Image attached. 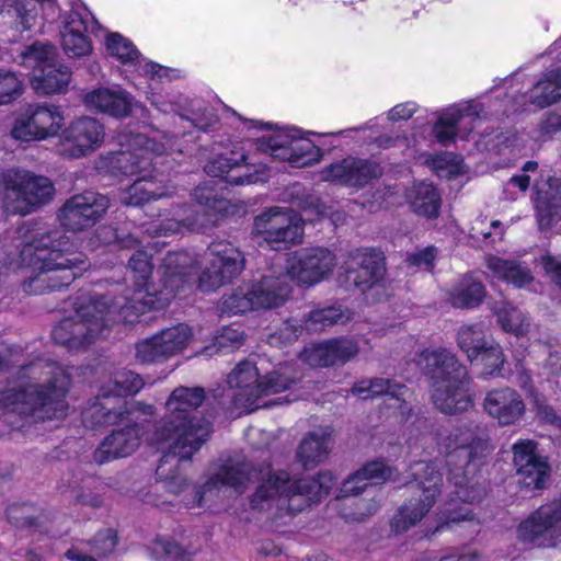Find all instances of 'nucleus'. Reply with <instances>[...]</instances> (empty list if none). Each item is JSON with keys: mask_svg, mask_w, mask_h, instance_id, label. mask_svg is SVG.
I'll return each mask as SVG.
<instances>
[{"mask_svg": "<svg viewBox=\"0 0 561 561\" xmlns=\"http://www.w3.org/2000/svg\"><path fill=\"white\" fill-rule=\"evenodd\" d=\"M204 399L205 390L202 387L175 388L165 402L167 412L151 437V444L167 449L156 473L173 494H179L187 485L181 462L191 460L211 433L210 423L196 413Z\"/></svg>", "mask_w": 561, "mask_h": 561, "instance_id": "f257e3e1", "label": "nucleus"}, {"mask_svg": "<svg viewBox=\"0 0 561 561\" xmlns=\"http://www.w3.org/2000/svg\"><path fill=\"white\" fill-rule=\"evenodd\" d=\"M16 243L3 255V264H18L31 270L23 283L28 294H45L68 287L87 270V257L75 250V243L60 229L43 230L23 224L16 230Z\"/></svg>", "mask_w": 561, "mask_h": 561, "instance_id": "f03ea898", "label": "nucleus"}, {"mask_svg": "<svg viewBox=\"0 0 561 561\" xmlns=\"http://www.w3.org/2000/svg\"><path fill=\"white\" fill-rule=\"evenodd\" d=\"M71 374L57 363L38 360L21 366L16 380L0 392V409L32 416L35 421L61 419Z\"/></svg>", "mask_w": 561, "mask_h": 561, "instance_id": "7ed1b4c3", "label": "nucleus"}, {"mask_svg": "<svg viewBox=\"0 0 561 561\" xmlns=\"http://www.w3.org/2000/svg\"><path fill=\"white\" fill-rule=\"evenodd\" d=\"M193 259L187 251L169 252L158 267L160 284H149L152 274L151 257L146 251H136L129 259L134 287L113 302L119 308L122 319L133 323L148 310L165 308L185 286L184 276L192 270Z\"/></svg>", "mask_w": 561, "mask_h": 561, "instance_id": "20e7f679", "label": "nucleus"}, {"mask_svg": "<svg viewBox=\"0 0 561 561\" xmlns=\"http://www.w3.org/2000/svg\"><path fill=\"white\" fill-rule=\"evenodd\" d=\"M175 136L156 131L151 137L125 134L118 137L122 149L112 157L114 168L125 175L137 176L123 193L121 201L127 206H140L168 195L163 180L150 171L153 156L182 153L184 148Z\"/></svg>", "mask_w": 561, "mask_h": 561, "instance_id": "39448f33", "label": "nucleus"}, {"mask_svg": "<svg viewBox=\"0 0 561 561\" xmlns=\"http://www.w3.org/2000/svg\"><path fill=\"white\" fill-rule=\"evenodd\" d=\"M439 449L447 456L448 481L455 486L456 497L463 503L479 501L482 489L474 477L491 453L485 430L474 426H457L444 435Z\"/></svg>", "mask_w": 561, "mask_h": 561, "instance_id": "423d86ee", "label": "nucleus"}, {"mask_svg": "<svg viewBox=\"0 0 561 561\" xmlns=\"http://www.w3.org/2000/svg\"><path fill=\"white\" fill-rule=\"evenodd\" d=\"M263 482L251 497V506L260 511H276V516L295 514L312 503H319L335 484L330 472L316 478L293 479L286 471H261Z\"/></svg>", "mask_w": 561, "mask_h": 561, "instance_id": "0eeeda50", "label": "nucleus"}, {"mask_svg": "<svg viewBox=\"0 0 561 561\" xmlns=\"http://www.w3.org/2000/svg\"><path fill=\"white\" fill-rule=\"evenodd\" d=\"M154 407L140 402H134L127 408L106 407L103 403H93L82 414L83 423L87 426H103L118 422H128L123 428L115 430L106 436L99 448L94 451V460L102 465L111 460L131 455L140 445L141 436L145 433V424L138 421V414L152 415Z\"/></svg>", "mask_w": 561, "mask_h": 561, "instance_id": "6e6552de", "label": "nucleus"}, {"mask_svg": "<svg viewBox=\"0 0 561 561\" xmlns=\"http://www.w3.org/2000/svg\"><path fill=\"white\" fill-rule=\"evenodd\" d=\"M417 365L431 379L432 398L445 414H457L473 404L467 368L446 348L425 350L417 356Z\"/></svg>", "mask_w": 561, "mask_h": 561, "instance_id": "1a4fd4ad", "label": "nucleus"}, {"mask_svg": "<svg viewBox=\"0 0 561 561\" xmlns=\"http://www.w3.org/2000/svg\"><path fill=\"white\" fill-rule=\"evenodd\" d=\"M73 306L75 313L62 319L51 332L54 341L69 350H80L106 337L113 323L124 322L119 308L108 296L82 294Z\"/></svg>", "mask_w": 561, "mask_h": 561, "instance_id": "9d476101", "label": "nucleus"}, {"mask_svg": "<svg viewBox=\"0 0 561 561\" xmlns=\"http://www.w3.org/2000/svg\"><path fill=\"white\" fill-rule=\"evenodd\" d=\"M300 377L291 366H279L261 377L259 368L251 360H242L228 374L227 383L231 390V401L243 412L275 404L264 399L289 390Z\"/></svg>", "mask_w": 561, "mask_h": 561, "instance_id": "9b49d317", "label": "nucleus"}, {"mask_svg": "<svg viewBox=\"0 0 561 561\" xmlns=\"http://www.w3.org/2000/svg\"><path fill=\"white\" fill-rule=\"evenodd\" d=\"M291 291L286 274H265L241 283L221 299L220 310L229 316L282 307Z\"/></svg>", "mask_w": 561, "mask_h": 561, "instance_id": "f8f14e48", "label": "nucleus"}, {"mask_svg": "<svg viewBox=\"0 0 561 561\" xmlns=\"http://www.w3.org/2000/svg\"><path fill=\"white\" fill-rule=\"evenodd\" d=\"M194 198L202 210L178 207L174 213L178 218L154 221L146 229V232L154 238L181 233L185 229L205 231L217 226L227 210L228 201L209 184L197 186L194 191Z\"/></svg>", "mask_w": 561, "mask_h": 561, "instance_id": "ddd939ff", "label": "nucleus"}, {"mask_svg": "<svg viewBox=\"0 0 561 561\" xmlns=\"http://www.w3.org/2000/svg\"><path fill=\"white\" fill-rule=\"evenodd\" d=\"M190 256L193 265L190 274L184 276L185 285L201 270L198 288L203 291H213L231 282L245 265L242 252L228 241L211 242L199 257L191 253Z\"/></svg>", "mask_w": 561, "mask_h": 561, "instance_id": "4468645a", "label": "nucleus"}, {"mask_svg": "<svg viewBox=\"0 0 561 561\" xmlns=\"http://www.w3.org/2000/svg\"><path fill=\"white\" fill-rule=\"evenodd\" d=\"M55 193L51 181L28 171L10 169L0 176V195L4 209L25 216L47 204Z\"/></svg>", "mask_w": 561, "mask_h": 561, "instance_id": "2eb2a0df", "label": "nucleus"}, {"mask_svg": "<svg viewBox=\"0 0 561 561\" xmlns=\"http://www.w3.org/2000/svg\"><path fill=\"white\" fill-rule=\"evenodd\" d=\"M411 476L413 481L409 483L410 488L417 489L422 494L417 501L410 500L393 516L391 527L396 533L407 531L425 516L442 485V474L436 461L414 463L411 467Z\"/></svg>", "mask_w": 561, "mask_h": 561, "instance_id": "dca6fc26", "label": "nucleus"}, {"mask_svg": "<svg viewBox=\"0 0 561 561\" xmlns=\"http://www.w3.org/2000/svg\"><path fill=\"white\" fill-rule=\"evenodd\" d=\"M247 159L243 147L239 142L215 144L204 170L208 175L222 178L234 185L263 182L265 180L263 170L256 169L251 172Z\"/></svg>", "mask_w": 561, "mask_h": 561, "instance_id": "f3484780", "label": "nucleus"}, {"mask_svg": "<svg viewBox=\"0 0 561 561\" xmlns=\"http://www.w3.org/2000/svg\"><path fill=\"white\" fill-rule=\"evenodd\" d=\"M259 150L294 168L311 165L322 157L321 149L310 139L301 137L296 129H277L272 135L261 137Z\"/></svg>", "mask_w": 561, "mask_h": 561, "instance_id": "a211bd4d", "label": "nucleus"}, {"mask_svg": "<svg viewBox=\"0 0 561 561\" xmlns=\"http://www.w3.org/2000/svg\"><path fill=\"white\" fill-rule=\"evenodd\" d=\"M64 114L54 104H28L16 115L11 135L21 141H35L53 138L64 126Z\"/></svg>", "mask_w": 561, "mask_h": 561, "instance_id": "6ab92c4d", "label": "nucleus"}, {"mask_svg": "<svg viewBox=\"0 0 561 561\" xmlns=\"http://www.w3.org/2000/svg\"><path fill=\"white\" fill-rule=\"evenodd\" d=\"M254 232L272 249H285L301 241L302 219L288 207H272L255 218Z\"/></svg>", "mask_w": 561, "mask_h": 561, "instance_id": "aec40b11", "label": "nucleus"}, {"mask_svg": "<svg viewBox=\"0 0 561 561\" xmlns=\"http://www.w3.org/2000/svg\"><path fill=\"white\" fill-rule=\"evenodd\" d=\"M517 538L534 547L561 542V497L546 503L517 526Z\"/></svg>", "mask_w": 561, "mask_h": 561, "instance_id": "412c9836", "label": "nucleus"}, {"mask_svg": "<svg viewBox=\"0 0 561 561\" xmlns=\"http://www.w3.org/2000/svg\"><path fill=\"white\" fill-rule=\"evenodd\" d=\"M336 265L335 254L322 247L305 248L287 260L288 279L301 286H313L331 275Z\"/></svg>", "mask_w": 561, "mask_h": 561, "instance_id": "4be33fe9", "label": "nucleus"}, {"mask_svg": "<svg viewBox=\"0 0 561 561\" xmlns=\"http://www.w3.org/2000/svg\"><path fill=\"white\" fill-rule=\"evenodd\" d=\"M104 139V125L98 118L82 116L61 131L58 151L65 158L80 159L96 151Z\"/></svg>", "mask_w": 561, "mask_h": 561, "instance_id": "5701e85b", "label": "nucleus"}, {"mask_svg": "<svg viewBox=\"0 0 561 561\" xmlns=\"http://www.w3.org/2000/svg\"><path fill=\"white\" fill-rule=\"evenodd\" d=\"M192 339V329L185 323H178L139 341L136 344V358L140 363L168 360L182 354Z\"/></svg>", "mask_w": 561, "mask_h": 561, "instance_id": "b1692460", "label": "nucleus"}, {"mask_svg": "<svg viewBox=\"0 0 561 561\" xmlns=\"http://www.w3.org/2000/svg\"><path fill=\"white\" fill-rule=\"evenodd\" d=\"M108 206L105 195L88 191L67 199L58 213V219L65 228L80 231L94 226Z\"/></svg>", "mask_w": 561, "mask_h": 561, "instance_id": "393cba45", "label": "nucleus"}, {"mask_svg": "<svg viewBox=\"0 0 561 561\" xmlns=\"http://www.w3.org/2000/svg\"><path fill=\"white\" fill-rule=\"evenodd\" d=\"M321 179L350 187H364L382 175L379 163L355 157H347L322 169Z\"/></svg>", "mask_w": 561, "mask_h": 561, "instance_id": "a878e982", "label": "nucleus"}, {"mask_svg": "<svg viewBox=\"0 0 561 561\" xmlns=\"http://www.w3.org/2000/svg\"><path fill=\"white\" fill-rule=\"evenodd\" d=\"M513 463L527 489H541L550 474L547 460L537 454V443L531 439H519L513 447Z\"/></svg>", "mask_w": 561, "mask_h": 561, "instance_id": "bb28decb", "label": "nucleus"}, {"mask_svg": "<svg viewBox=\"0 0 561 561\" xmlns=\"http://www.w3.org/2000/svg\"><path fill=\"white\" fill-rule=\"evenodd\" d=\"M343 268L347 279L364 291L382 279L383 255L374 249H357L348 253Z\"/></svg>", "mask_w": 561, "mask_h": 561, "instance_id": "cd10ccee", "label": "nucleus"}, {"mask_svg": "<svg viewBox=\"0 0 561 561\" xmlns=\"http://www.w3.org/2000/svg\"><path fill=\"white\" fill-rule=\"evenodd\" d=\"M95 21L87 9H73L64 19L60 42L65 54L70 58L91 53L92 44L88 36Z\"/></svg>", "mask_w": 561, "mask_h": 561, "instance_id": "c85d7f7f", "label": "nucleus"}, {"mask_svg": "<svg viewBox=\"0 0 561 561\" xmlns=\"http://www.w3.org/2000/svg\"><path fill=\"white\" fill-rule=\"evenodd\" d=\"M352 393L360 399L383 396L386 405L393 410L401 420L405 419L411 411L409 399L411 393L409 389L391 379L374 378L362 380L353 386Z\"/></svg>", "mask_w": 561, "mask_h": 561, "instance_id": "c756f323", "label": "nucleus"}, {"mask_svg": "<svg viewBox=\"0 0 561 561\" xmlns=\"http://www.w3.org/2000/svg\"><path fill=\"white\" fill-rule=\"evenodd\" d=\"M107 51L119 62L128 65L140 76L162 82L170 79L171 70L144 58L135 45L118 33H112L106 39Z\"/></svg>", "mask_w": 561, "mask_h": 561, "instance_id": "7c9ffc66", "label": "nucleus"}, {"mask_svg": "<svg viewBox=\"0 0 561 561\" xmlns=\"http://www.w3.org/2000/svg\"><path fill=\"white\" fill-rule=\"evenodd\" d=\"M485 413L501 426L518 424L526 414L523 397L511 387L492 389L483 399Z\"/></svg>", "mask_w": 561, "mask_h": 561, "instance_id": "2f4dec72", "label": "nucleus"}, {"mask_svg": "<svg viewBox=\"0 0 561 561\" xmlns=\"http://www.w3.org/2000/svg\"><path fill=\"white\" fill-rule=\"evenodd\" d=\"M87 108L115 118L129 116L138 103L133 95L121 87H100L83 95Z\"/></svg>", "mask_w": 561, "mask_h": 561, "instance_id": "473e14b6", "label": "nucleus"}, {"mask_svg": "<svg viewBox=\"0 0 561 561\" xmlns=\"http://www.w3.org/2000/svg\"><path fill=\"white\" fill-rule=\"evenodd\" d=\"M535 210L538 227L547 230L561 221V181L550 178L537 190Z\"/></svg>", "mask_w": 561, "mask_h": 561, "instance_id": "72a5a7b5", "label": "nucleus"}, {"mask_svg": "<svg viewBox=\"0 0 561 561\" xmlns=\"http://www.w3.org/2000/svg\"><path fill=\"white\" fill-rule=\"evenodd\" d=\"M256 474L248 463H225L221 468L206 482L203 493L198 499V505H203L206 496L214 490L221 488H230L236 493L241 494L247 483Z\"/></svg>", "mask_w": 561, "mask_h": 561, "instance_id": "f704fd0d", "label": "nucleus"}, {"mask_svg": "<svg viewBox=\"0 0 561 561\" xmlns=\"http://www.w3.org/2000/svg\"><path fill=\"white\" fill-rule=\"evenodd\" d=\"M480 115L478 104H454L440 112L437 122L433 127V133L438 142L443 145L450 144L457 135V124L463 119L472 122Z\"/></svg>", "mask_w": 561, "mask_h": 561, "instance_id": "c9c22d12", "label": "nucleus"}, {"mask_svg": "<svg viewBox=\"0 0 561 561\" xmlns=\"http://www.w3.org/2000/svg\"><path fill=\"white\" fill-rule=\"evenodd\" d=\"M393 478L392 468L382 461H371L344 481L341 497L355 496L360 492Z\"/></svg>", "mask_w": 561, "mask_h": 561, "instance_id": "e433bc0d", "label": "nucleus"}, {"mask_svg": "<svg viewBox=\"0 0 561 561\" xmlns=\"http://www.w3.org/2000/svg\"><path fill=\"white\" fill-rule=\"evenodd\" d=\"M330 427H321L309 432L302 438L297 449V458L305 469H312L327 459L332 445Z\"/></svg>", "mask_w": 561, "mask_h": 561, "instance_id": "4c0bfd02", "label": "nucleus"}, {"mask_svg": "<svg viewBox=\"0 0 561 561\" xmlns=\"http://www.w3.org/2000/svg\"><path fill=\"white\" fill-rule=\"evenodd\" d=\"M486 267L493 277L516 288H525L534 282L529 266L518 260H505L492 255L486 257Z\"/></svg>", "mask_w": 561, "mask_h": 561, "instance_id": "58836bf2", "label": "nucleus"}, {"mask_svg": "<svg viewBox=\"0 0 561 561\" xmlns=\"http://www.w3.org/2000/svg\"><path fill=\"white\" fill-rule=\"evenodd\" d=\"M70 81V69L57 62L55 65H48L41 71L34 73L31 85L39 95H53L66 92Z\"/></svg>", "mask_w": 561, "mask_h": 561, "instance_id": "ea45409f", "label": "nucleus"}, {"mask_svg": "<svg viewBox=\"0 0 561 561\" xmlns=\"http://www.w3.org/2000/svg\"><path fill=\"white\" fill-rule=\"evenodd\" d=\"M528 101L539 108L561 101V67L548 69L540 75L528 92Z\"/></svg>", "mask_w": 561, "mask_h": 561, "instance_id": "a19ab883", "label": "nucleus"}, {"mask_svg": "<svg viewBox=\"0 0 561 561\" xmlns=\"http://www.w3.org/2000/svg\"><path fill=\"white\" fill-rule=\"evenodd\" d=\"M407 198L416 214L434 218L438 215L440 198L436 188L426 182L414 184L408 192Z\"/></svg>", "mask_w": 561, "mask_h": 561, "instance_id": "79ce46f5", "label": "nucleus"}, {"mask_svg": "<svg viewBox=\"0 0 561 561\" xmlns=\"http://www.w3.org/2000/svg\"><path fill=\"white\" fill-rule=\"evenodd\" d=\"M485 296V289L481 282L471 276H463L449 290L448 297L454 307L476 308Z\"/></svg>", "mask_w": 561, "mask_h": 561, "instance_id": "37998d69", "label": "nucleus"}, {"mask_svg": "<svg viewBox=\"0 0 561 561\" xmlns=\"http://www.w3.org/2000/svg\"><path fill=\"white\" fill-rule=\"evenodd\" d=\"M144 386L141 377L130 370L118 371L110 385L103 386L94 403L110 407L111 397L133 396Z\"/></svg>", "mask_w": 561, "mask_h": 561, "instance_id": "c03bdc74", "label": "nucleus"}, {"mask_svg": "<svg viewBox=\"0 0 561 561\" xmlns=\"http://www.w3.org/2000/svg\"><path fill=\"white\" fill-rule=\"evenodd\" d=\"M492 341L481 323L462 325L457 333L458 346L471 363L478 362L481 351Z\"/></svg>", "mask_w": 561, "mask_h": 561, "instance_id": "a18cd8bd", "label": "nucleus"}, {"mask_svg": "<svg viewBox=\"0 0 561 561\" xmlns=\"http://www.w3.org/2000/svg\"><path fill=\"white\" fill-rule=\"evenodd\" d=\"M352 318L353 313L340 305L317 308L305 319V329L309 332H318L334 324H345Z\"/></svg>", "mask_w": 561, "mask_h": 561, "instance_id": "49530a36", "label": "nucleus"}, {"mask_svg": "<svg viewBox=\"0 0 561 561\" xmlns=\"http://www.w3.org/2000/svg\"><path fill=\"white\" fill-rule=\"evenodd\" d=\"M37 7L41 3L37 0H0V14H7L15 18L22 31L32 27L36 14ZM42 10V8H39Z\"/></svg>", "mask_w": 561, "mask_h": 561, "instance_id": "de8ad7c7", "label": "nucleus"}, {"mask_svg": "<svg viewBox=\"0 0 561 561\" xmlns=\"http://www.w3.org/2000/svg\"><path fill=\"white\" fill-rule=\"evenodd\" d=\"M497 321L502 329L513 333L516 336H524L530 330V321L526 314L516 307L505 304L499 309H494Z\"/></svg>", "mask_w": 561, "mask_h": 561, "instance_id": "09e8293b", "label": "nucleus"}, {"mask_svg": "<svg viewBox=\"0 0 561 561\" xmlns=\"http://www.w3.org/2000/svg\"><path fill=\"white\" fill-rule=\"evenodd\" d=\"M56 49L49 43L36 42L22 51L23 64L41 71L48 65H55Z\"/></svg>", "mask_w": 561, "mask_h": 561, "instance_id": "8fccbe9b", "label": "nucleus"}, {"mask_svg": "<svg viewBox=\"0 0 561 561\" xmlns=\"http://www.w3.org/2000/svg\"><path fill=\"white\" fill-rule=\"evenodd\" d=\"M153 558L162 561H190L191 552L169 538H157L149 547Z\"/></svg>", "mask_w": 561, "mask_h": 561, "instance_id": "3c124183", "label": "nucleus"}, {"mask_svg": "<svg viewBox=\"0 0 561 561\" xmlns=\"http://www.w3.org/2000/svg\"><path fill=\"white\" fill-rule=\"evenodd\" d=\"M245 341L243 331L232 327L224 328L215 337L214 344L207 346L205 352L208 355L213 354V350L216 352L229 353L240 348Z\"/></svg>", "mask_w": 561, "mask_h": 561, "instance_id": "603ef678", "label": "nucleus"}, {"mask_svg": "<svg viewBox=\"0 0 561 561\" xmlns=\"http://www.w3.org/2000/svg\"><path fill=\"white\" fill-rule=\"evenodd\" d=\"M331 342L325 341L318 344H311L300 353L302 362L313 367L333 366V353Z\"/></svg>", "mask_w": 561, "mask_h": 561, "instance_id": "864d4df0", "label": "nucleus"}, {"mask_svg": "<svg viewBox=\"0 0 561 561\" xmlns=\"http://www.w3.org/2000/svg\"><path fill=\"white\" fill-rule=\"evenodd\" d=\"M23 91L19 77L4 68H0V105H8L16 100Z\"/></svg>", "mask_w": 561, "mask_h": 561, "instance_id": "5fc2aeb1", "label": "nucleus"}, {"mask_svg": "<svg viewBox=\"0 0 561 561\" xmlns=\"http://www.w3.org/2000/svg\"><path fill=\"white\" fill-rule=\"evenodd\" d=\"M478 360L481 362L482 373L484 375L492 376L499 374L504 364V355L501 346L493 340L481 351Z\"/></svg>", "mask_w": 561, "mask_h": 561, "instance_id": "6e6d98bb", "label": "nucleus"}, {"mask_svg": "<svg viewBox=\"0 0 561 561\" xmlns=\"http://www.w3.org/2000/svg\"><path fill=\"white\" fill-rule=\"evenodd\" d=\"M98 237L104 244L117 243L121 248H135L142 241L138 240L133 233L124 234L119 233L112 227H102L98 230Z\"/></svg>", "mask_w": 561, "mask_h": 561, "instance_id": "4d7b16f0", "label": "nucleus"}, {"mask_svg": "<svg viewBox=\"0 0 561 561\" xmlns=\"http://www.w3.org/2000/svg\"><path fill=\"white\" fill-rule=\"evenodd\" d=\"M333 364H344L351 358L355 357L359 351L358 344L352 339H333L330 340Z\"/></svg>", "mask_w": 561, "mask_h": 561, "instance_id": "13d9d810", "label": "nucleus"}, {"mask_svg": "<svg viewBox=\"0 0 561 561\" xmlns=\"http://www.w3.org/2000/svg\"><path fill=\"white\" fill-rule=\"evenodd\" d=\"M117 543L116 534L112 529L99 533L92 541V551L98 557H105L114 551Z\"/></svg>", "mask_w": 561, "mask_h": 561, "instance_id": "bf43d9fd", "label": "nucleus"}, {"mask_svg": "<svg viewBox=\"0 0 561 561\" xmlns=\"http://www.w3.org/2000/svg\"><path fill=\"white\" fill-rule=\"evenodd\" d=\"M305 329L299 320L290 319L283 323L277 332L271 336V343L279 340L282 343H291L296 341Z\"/></svg>", "mask_w": 561, "mask_h": 561, "instance_id": "052dcab7", "label": "nucleus"}, {"mask_svg": "<svg viewBox=\"0 0 561 561\" xmlns=\"http://www.w3.org/2000/svg\"><path fill=\"white\" fill-rule=\"evenodd\" d=\"M436 254L437 251L434 247H427L425 249L417 250L416 252L409 253L407 256V263L409 266L431 271L433 268Z\"/></svg>", "mask_w": 561, "mask_h": 561, "instance_id": "680f3d73", "label": "nucleus"}, {"mask_svg": "<svg viewBox=\"0 0 561 561\" xmlns=\"http://www.w3.org/2000/svg\"><path fill=\"white\" fill-rule=\"evenodd\" d=\"M561 130V112H549L539 124V138L548 139Z\"/></svg>", "mask_w": 561, "mask_h": 561, "instance_id": "e2e57ef3", "label": "nucleus"}, {"mask_svg": "<svg viewBox=\"0 0 561 561\" xmlns=\"http://www.w3.org/2000/svg\"><path fill=\"white\" fill-rule=\"evenodd\" d=\"M30 511L31 507L27 505L15 504L8 508L7 515L9 520L16 527H25L33 524V519L28 514Z\"/></svg>", "mask_w": 561, "mask_h": 561, "instance_id": "0e129e2a", "label": "nucleus"}, {"mask_svg": "<svg viewBox=\"0 0 561 561\" xmlns=\"http://www.w3.org/2000/svg\"><path fill=\"white\" fill-rule=\"evenodd\" d=\"M352 505L356 506L357 512L345 514V517L356 522L363 520L365 517L374 514L378 508L376 502L366 503L364 499H355Z\"/></svg>", "mask_w": 561, "mask_h": 561, "instance_id": "69168bd1", "label": "nucleus"}, {"mask_svg": "<svg viewBox=\"0 0 561 561\" xmlns=\"http://www.w3.org/2000/svg\"><path fill=\"white\" fill-rule=\"evenodd\" d=\"M542 265L547 275L561 288V260L554 256H543Z\"/></svg>", "mask_w": 561, "mask_h": 561, "instance_id": "338daca9", "label": "nucleus"}, {"mask_svg": "<svg viewBox=\"0 0 561 561\" xmlns=\"http://www.w3.org/2000/svg\"><path fill=\"white\" fill-rule=\"evenodd\" d=\"M477 554L474 552H457L453 551L444 556H428L422 557L416 561H476Z\"/></svg>", "mask_w": 561, "mask_h": 561, "instance_id": "774afa93", "label": "nucleus"}]
</instances>
